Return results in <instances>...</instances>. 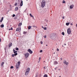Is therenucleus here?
<instances>
[{
    "mask_svg": "<svg viewBox=\"0 0 77 77\" xmlns=\"http://www.w3.org/2000/svg\"><path fill=\"white\" fill-rule=\"evenodd\" d=\"M11 69H12V68H14V66H11L10 67Z\"/></svg>",
    "mask_w": 77,
    "mask_h": 77,
    "instance_id": "32",
    "label": "nucleus"
},
{
    "mask_svg": "<svg viewBox=\"0 0 77 77\" xmlns=\"http://www.w3.org/2000/svg\"><path fill=\"white\" fill-rule=\"evenodd\" d=\"M29 55L30 54H29V53H26L24 54L26 58H27V57H29Z\"/></svg>",
    "mask_w": 77,
    "mask_h": 77,
    "instance_id": "6",
    "label": "nucleus"
},
{
    "mask_svg": "<svg viewBox=\"0 0 77 77\" xmlns=\"http://www.w3.org/2000/svg\"><path fill=\"white\" fill-rule=\"evenodd\" d=\"M27 33V32L23 31V34H24V35H26Z\"/></svg>",
    "mask_w": 77,
    "mask_h": 77,
    "instance_id": "21",
    "label": "nucleus"
},
{
    "mask_svg": "<svg viewBox=\"0 0 77 77\" xmlns=\"http://www.w3.org/2000/svg\"><path fill=\"white\" fill-rule=\"evenodd\" d=\"M1 27L2 28H3V27H4V24H2L1 25Z\"/></svg>",
    "mask_w": 77,
    "mask_h": 77,
    "instance_id": "23",
    "label": "nucleus"
},
{
    "mask_svg": "<svg viewBox=\"0 0 77 77\" xmlns=\"http://www.w3.org/2000/svg\"><path fill=\"white\" fill-rule=\"evenodd\" d=\"M70 25H71V26H72V25H73L72 23H70Z\"/></svg>",
    "mask_w": 77,
    "mask_h": 77,
    "instance_id": "48",
    "label": "nucleus"
},
{
    "mask_svg": "<svg viewBox=\"0 0 77 77\" xmlns=\"http://www.w3.org/2000/svg\"><path fill=\"white\" fill-rule=\"evenodd\" d=\"M42 28L43 29H44V26H42Z\"/></svg>",
    "mask_w": 77,
    "mask_h": 77,
    "instance_id": "47",
    "label": "nucleus"
},
{
    "mask_svg": "<svg viewBox=\"0 0 77 77\" xmlns=\"http://www.w3.org/2000/svg\"><path fill=\"white\" fill-rule=\"evenodd\" d=\"M43 77H48V75L46 74H45L44 75Z\"/></svg>",
    "mask_w": 77,
    "mask_h": 77,
    "instance_id": "20",
    "label": "nucleus"
},
{
    "mask_svg": "<svg viewBox=\"0 0 77 77\" xmlns=\"http://www.w3.org/2000/svg\"><path fill=\"white\" fill-rule=\"evenodd\" d=\"M44 69H45V67H44Z\"/></svg>",
    "mask_w": 77,
    "mask_h": 77,
    "instance_id": "51",
    "label": "nucleus"
},
{
    "mask_svg": "<svg viewBox=\"0 0 77 77\" xmlns=\"http://www.w3.org/2000/svg\"><path fill=\"white\" fill-rule=\"evenodd\" d=\"M41 57H39V61H40V60H41Z\"/></svg>",
    "mask_w": 77,
    "mask_h": 77,
    "instance_id": "42",
    "label": "nucleus"
},
{
    "mask_svg": "<svg viewBox=\"0 0 77 77\" xmlns=\"http://www.w3.org/2000/svg\"><path fill=\"white\" fill-rule=\"evenodd\" d=\"M6 51H5V53H6Z\"/></svg>",
    "mask_w": 77,
    "mask_h": 77,
    "instance_id": "61",
    "label": "nucleus"
},
{
    "mask_svg": "<svg viewBox=\"0 0 77 77\" xmlns=\"http://www.w3.org/2000/svg\"><path fill=\"white\" fill-rule=\"evenodd\" d=\"M47 38V35H45L44 36V38Z\"/></svg>",
    "mask_w": 77,
    "mask_h": 77,
    "instance_id": "40",
    "label": "nucleus"
},
{
    "mask_svg": "<svg viewBox=\"0 0 77 77\" xmlns=\"http://www.w3.org/2000/svg\"><path fill=\"white\" fill-rule=\"evenodd\" d=\"M46 46H48V45H46Z\"/></svg>",
    "mask_w": 77,
    "mask_h": 77,
    "instance_id": "59",
    "label": "nucleus"
},
{
    "mask_svg": "<svg viewBox=\"0 0 77 77\" xmlns=\"http://www.w3.org/2000/svg\"><path fill=\"white\" fill-rule=\"evenodd\" d=\"M74 7V5H71L70 6V8L72 9Z\"/></svg>",
    "mask_w": 77,
    "mask_h": 77,
    "instance_id": "12",
    "label": "nucleus"
},
{
    "mask_svg": "<svg viewBox=\"0 0 77 77\" xmlns=\"http://www.w3.org/2000/svg\"><path fill=\"white\" fill-rule=\"evenodd\" d=\"M3 18H4V17H2L1 19V20H0V22L2 23V21H3Z\"/></svg>",
    "mask_w": 77,
    "mask_h": 77,
    "instance_id": "14",
    "label": "nucleus"
},
{
    "mask_svg": "<svg viewBox=\"0 0 77 77\" xmlns=\"http://www.w3.org/2000/svg\"><path fill=\"white\" fill-rule=\"evenodd\" d=\"M14 56H17V55H18V53H14Z\"/></svg>",
    "mask_w": 77,
    "mask_h": 77,
    "instance_id": "26",
    "label": "nucleus"
},
{
    "mask_svg": "<svg viewBox=\"0 0 77 77\" xmlns=\"http://www.w3.org/2000/svg\"><path fill=\"white\" fill-rule=\"evenodd\" d=\"M66 45V44L65 43V44H64V45Z\"/></svg>",
    "mask_w": 77,
    "mask_h": 77,
    "instance_id": "52",
    "label": "nucleus"
},
{
    "mask_svg": "<svg viewBox=\"0 0 77 77\" xmlns=\"http://www.w3.org/2000/svg\"><path fill=\"white\" fill-rule=\"evenodd\" d=\"M40 53H42V50H40Z\"/></svg>",
    "mask_w": 77,
    "mask_h": 77,
    "instance_id": "37",
    "label": "nucleus"
},
{
    "mask_svg": "<svg viewBox=\"0 0 77 77\" xmlns=\"http://www.w3.org/2000/svg\"><path fill=\"white\" fill-rule=\"evenodd\" d=\"M23 1L22 0H21V3H20V7L21 6H23Z\"/></svg>",
    "mask_w": 77,
    "mask_h": 77,
    "instance_id": "11",
    "label": "nucleus"
},
{
    "mask_svg": "<svg viewBox=\"0 0 77 77\" xmlns=\"http://www.w3.org/2000/svg\"><path fill=\"white\" fill-rule=\"evenodd\" d=\"M57 57H58V54H57Z\"/></svg>",
    "mask_w": 77,
    "mask_h": 77,
    "instance_id": "50",
    "label": "nucleus"
},
{
    "mask_svg": "<svg viewBox=\"0 0 77 77\" xmlns=\"http://www.w3.org/2000/svg\"><path fill=\"white\" fill-rule=\"evenodd\" d=\"M15 50H17V51H18V50H19V48H18L16 47L15 48Z\"/></svg>",
    "mask_w": 77,
    "mask_h": 77,
    "instance_id": "24",
    "label": "nucleus"
},
{
    "mask_svg": "<svg viewBox=\"0 0 77 77\" xmlns=\"http://www.w3.org/2000/svg\"><path fill=\"white\" fill-rule=\"evenodd\" d=\"M21 25H22V23H19L18 25V26L19 27H20V26H21Z\"/></svg>",
    "mask_w": 77,
    "mask_h": 77,
    "instance_id": "18",
    "label": "nucleus"
},
{
    "mask_svg": "<svg viewBox=\"0 0 77 77\" xmlns=\"http://www.w3.org/2000/svg\"><path fill=\"white\" fill-rule=\"evenodd\" d=\"M40 43L41 44H43V42H42V41H41Z\"/></svg>",
    "mask_w": 77,
    "mask_h": 77,
    "instance_id": "39",
    "label": "nucleus"
},
{
    "mask_svg": "<svg viewBox=\"0 0 77 77\" xmlns=\"http://www.w3.org/2000/svg\"><path fill=\"white\" fill-rule=\"evenodd\" d=\"M15 17V14H13L12 15V17Z\"/></svg>",
    "mask_w": 77,
    "mask_h": 77,
    "instance_id": "33",
    "label": "nucleus"
},
{
    "mask_svg": "<svg viewBox=\"0 0 77 77\" xmlns=\"http://www.w3.org/2000/svg\"><path fill=\"white\" fill-rule=\"evenodd\" d=\"M4 63H5L4 62H3L1 64V66L2 67L3 66V65H4Z\"/></svg>",
    "mask_w": 77,
    "mask_h": 77,
    "instance_id": "19",
    "label": "nucleus"
},
{
    "mask_svg": "<svg viewBox=\"0 0 77 77\" xmlns=\"http://www.w3.org/2000/svg\"><path fill=\"white\" fill-rule=\"evenodd\" d=\"M36 27V26H33V27Z\"/></svg>",
    "mask_w": 77,
    "mask_h": 77,
    "instance_id": "57",
    "label": "nucleus"
},
{
    "mask_svg": "<svg viewBox=\"0 0 77 77\" xmlns=\"http://www.w3.org/2000/svg\"><path fill=\"white\" fill-rule=\"evenodd\" d=\"M8 46L9 48L11 47V46H12V42H11L8 45Z\"/></svg>",
    "mask_w": 77,
    "mask_h": 77,
    "instance_id": "8",
    "label": "nucleus"
},
{
    "mask_svg": "<svg viewBox=\"0 0 77 77\" xmlns=\"http://www.w3.org/2000/svg\"><path fill=\"white\" fill-rule=\"evenodd\" d=\"M11 30H13V28H12V27H11Z\"/></svg>",
    "mask_w": 77,
    "mask_h": 77,
    "instance_id": "43",
    "label": "nucleus"
},
{
    "mask_svg": "<svg viewBox=\"0 0 77 77\" xmlns=\"http://www.w3.org/2000/svg\"><path fill=\"white\" fill-rule=\"evenodd\" d=\"M67 33L69 34L71 33V30L70 28H68L67 29Z\"/></svg>",
    "mask_w": 77,
    "mask_h": 77,
    "instance_id": "5",
    "label": "nucleus"
},
{
    "mask_svg": "<svg viewBox=\"0 0 77 77\" xmlns=\"http://www.w3.org/2000/svg\"><path fill=\"white\" fill-rule=\"evenodd\" d=\"M70 23H69L68 22V23H66V26H69V24Z\"/></svg>",
    "mask_w": 77,
    "mask_h": 77,
    "instance_id": "22",
    "label": "nucleus"
},
{
    "mask_svg": "<svg viewBox=\"0 0 77 77\" xmlns=\"http://www.w3.org/2000/svg\"><path fill=\"white\" fill-rule=\"evenodd\" d=\"M43 29H44V30H47V28L46 27H44V28Z\"/></svg>",
    "mask_w": 77,
    "mask_h": 77,
    "instance_id": "34",
    "label": "nucleus"
},
{
    "mask_svg": "<svg viewBox=\"0 0 77 77\" xmlns=\"http://www.w3.org/2000/svg\"><path fill=\"white\" fill-rule=\"evenodd\" d=\"M62 35H63V36L65 35V33L64 32H62L61 33Z\"/></svg>",
    "mask_w": 77,
    "mask_h": 77,
    "instance_id": "25",
    "label": "nucleus"
},
{
    "mask_svg": "<svg viewBox=\"0 0 77 77\" xmlns=\"http://www.w3.org/2000/svg\"><path fill=\"white\" fill-rule=\"evenodd\" d=\"M17 5H18V4L17 3H16L14 4V6H17Z\"/></svg>",
    "mask_w": 77,
    "mask_h": 77,
    "instance_id": "28",
    "label": "nucleus"
},
{
    "mask_svg": "<svg viewBox=\"0 0 77 77\" xmlns=\"http://www.w3.org/2000/svg\"><path fill=\"white\" fill-rule=\"evenodd\" d=\"M45 21H46V22H47H47H48V20H47V19H45Z\"/></svg>",
    "mask_w": 77,
    "mask_h": 77,
    "instance_id": "30",
    "label": "nucleus"
},
{
    "mask_svg": "<svg viewBox=\"0 0 77 77\" xmlns=\"http://www.w3.org/2000/svg\"><path fill=\"white\" fill-rule=\"evenodd\" d=\"M19 0H18V2H19Z\"/></svg>",
    "mask_w": 77,
    "mask_h": 77,
    "instance_id": "62",
    "label": "nucleus"
},
{
    "mask_svg": "<svg viewBox=\"0 0 77 77\" xmlns=\"http://www.w3.org/2000/svg\"><path fill=\"white\" fill-rule=\"evenodd\" d=\"M59 77H61V76H59Z\"/></svg>",
    "mask_w": 77,
    "mask_h": 77,
    "instance_id": "64",
    "label": "nucleus"
},
{
    "mask_svg": "<svg viewBox=\"0 0 77 77\" xmlns=\"http://www.w3.org/2000/svg\"><path fill=\"white\" fill-rule=\"evenodd\" d=\"M18 10V7H16L15 8V9L14 10V11H17Z\"/></svg>",
    "mask_w": 77,
    "mask_h": 77,
    "instance_id": "15",
    "label": "nucleus"
},
{
    "mask_svg": "<svg viewBox=\"0 0 77 77\" xmlns=\"http://www.w3.org/2000/svg\"><path fill=\"white\" fill-rule=\"evenodd\" d=\"M11 30V29H9V30Z\"/></svg>",
    "mask_w": 77,
    "mask_h": 77,
    "instance_id": "55",
    "label": "nucleus"
},
{
    "mask_svg": "<svg viewBox=\"0 0 77 77\" xmlns=\"http://www.w3.org/2000/svg\"><path fill=\"white\" fill-rule=\"evenodd\" d=\"M19 6H20V5H19Z\"/></svg>",
    "mask_w": 77,
    "mask_h": 77,
    "instance_id": "63",
    "label": "nucleus"
},
{
    "mask_svg": "<svg viewBox=\"0 0 77 77\" xmlns=\"http://www.w3.org/2000/svg\"><path fill=\"white\" fill-rule=\"evenodd\" d=\"M46 11H47V10L45 9V10L44 11V12H46Z\"/></svg>",
    "mask_w": 77,
    "mask_h": 77,
    "instance_id": "41",
    "label": "nucleus"
},
{
    "mask_svg": "<svg viewBox=\"0 0 77 77\" xmlns=\"http://www.w3.org/2000/svg\"><path fill=\"white\" fill-rule=\"evenodd\" d=\"M56 69V68L54 69Z\"/></svg>",
    "mask_w": 77,
    "mask_h": 77,
    "instance_id": "60",
    "label": "nucleus"
},
{
    "mask_svg": "<svg viewBox=\"0 0 77 77\" xmlns=\"http://www.w3.org/2000/svg\"><path fill=\"white\" fill-rule=\"evenodd\" d=\"M62 3H66V2H65V0H63V1Z\"/></svg>",
    "mask_w": 77,
    "mask_h": 77,
    "instance_id": "29",
    "label": "nucleus"
},
{
    "mask_svg": "<svg viewBox=\"0 0 77 77\" xmlns=\"http://www.w3.org/2000/svg\"><path fill=\"white\" fill-rule=\"evenodd\" d=\"M31 28H32V26H28V30H30Z\"/></svg>",
    "mask_w": 77,
    "mask_h": 77,
    "instance_id": "17",
    "label": "nucleus"
},
{
    "mask_svg": "<svg viewBox=\"0 0 77 77\" xmlns=\"http://www.w3.org/2000/svg\"><path fill=\"white\" fill-rule=\"evenodd\" d=\"M28 52H29V53L30 54H32L33 53V51H32L31 50V49H29L27 50Z\"/></svg>",
    "mask_w": 77,
    "mask_h": 77,
    "instance_id": "7",
    "label": "nucleus"
},
{
    "mask_svg": "<svg viewBox=\"0 0 77 77\" xmlns=\"http://www.w3.org/2000/svg\"><path fill=\"white\" fill-rule=\"evenodd\" d=\"M17 17L16 16L14 18V20H16V19H17Z\"/></svg>",
    "mask_w": 77,
    "mask_h": 77,
    "instance_id": "31",
    "label": "nucleus"
},
{
    "mask_svg": "<svg viewBox=\"0 0 77 77\" xmlns=\"http://www.w3.org/2000/svg\"><path fill=\"white\" fill-rule=\"evenodd\" d=\"M29 16L31 17H32V18L34 20V17H33V16L32 15V14H30Z\"/></svg>",
    "mask_w": 77,
    "mask_h": 77,
    "instance_id": "13",
    "label": "nucleus"
},
{
    "mask_svg": "<svg viewBox=\"0 0 77 77\" xmlns=\"http://www.w3.org/2000/svg\"><path fill=\"white\" fill-rule=\"evenodd\" d=\"M62 47H63V45H62Z\"/></svg>",
    "mask_w": 77,
    "mask_h": 77,
    "instance_id": "54",
    "label": "nucleus"
},
{
    "mask_svg": "<svg viewBox=\"0 0 77 77\" xmlns=\"http://www.w3.org/2000/svg\"><path fill=\"white\" fill-rule=\"evenodd\" d=\"M11 5H10V7H11Z\"/></svg>",
    "mask_w": 77,
    "mask_h": 77,
    "instance_id": "56",
    "label": "nucleus"
},
{
    "mask_svg": "<svg viewBox=\"0 0 77 77\" xmlns=\"http://www.w3.org/2000/svg\"><path fill=\"white\" fill-rule=\"evenodd\" d=\"M30 68L28 67L25 73V75H26V76H27V75H28L29 73V72H30Z\"/></svg>",
    "mask_w": 77,
    "mask_h": 77,
    "instance_id": "2",
    "label": "nucleus"
},
{
    "mask_svg": "<svg viewBox=\"0 0 77 77\" xmlns=\"http://www.w3.org/2000/svg\"><path fill=\"white\" fill-rule=\"evenodd\" d=\"M19 30H21V28L19 27V28L18 29Z\"/></svg>",
    "mask_w": 77,
    "mask_h": 77,
    "instance_id": "44",
    "label": "nucleus"
},
{
    "mask_svg": "<svg viewBox=\"0 0 77 77\" xmlns=\"http://www.w3.org/2000/svg\"><path fill=\"white\" fill-rule=\"evenodd\" d=\"M54 54H55V52H54Z\"/></svg>",
    "mask_w": 77,
    "mask_h": 77,
    "instance_id": "58",
    "label": "nucleus"
},
{
    "mask_svg": "<svg viewBox=\"0 0 77 77\" xmlns=\"http://www.w3.org/2000/svg\"><path fill=\"white\" fill-rule=\"evenodd\" d=\"M60 59L61 60H62V58H60Z\"/></svg>",
    "mask_w": 77,
    "mask_h": 77,
    "instance_id": "49",
    "label": "nucleus"
},
{
    "mask_svg": "<svg viewBox=\"0 0 77 77\" xmlns=\"http://www.w3.org/2000/svg\"><path fill=\"white\" fill-rule=\"evenodd\" d=\"M13 51L14 54L17 53V51H15V50H14V49H13Z\"/></svg>",
    "mask_w": 77,
    "mask_h": 77,
    "instance_id": "16",
    "label": "nucleus"
},
{
    "mask_svg": "<svg viewBox=\"0 0 77 77\" xmlns=\"http://www.w3.org/2000/svg\"><path fill=\"white\" fill-rule=\"evenodd\" d=\"M6 48H7V47H6V48H4V50H5V51H6Z\"/></svg>",
    "mask_w": 77,
    "mask_h": 77,
    "instance_id": "38",
    "label": "nucleus"
},
{
    "mask_svg": "<svg viewBox=\"0 0 77 77\" xmlns=\"http://www.w3.org/2000/svg\"><path fill=\"white\" fill-rule=\"evenodd\" d=\"M64 18H65V17H64V16H63L62 19H64Z\"/></svg>",
    "mask_w": 77,
    "mask_h": 77,
    "instance_id": "45",
    "label": "nucleus"
},
{
    "mask_svg": "<svg viewBox=\"0 0 77 77\" xmlns=\"http://www.w3.org/2000/svg\"><path fill=\"white\" fill-rule=\"evenodd\" d=\"M63 63H65V64H66L67 65L68 64V63H67L66 62V60H64Z\"/></svg>",
    "mask_w": 77,
    "mask_h": 77,
    "instance_id": "10",
    "label": "nucleus"
},
{
    "mask_svg": "<svg viewBox=\"0 0 77 77\" xmlns=\"http://www.w3.org/2000/svg\"><path fill=\"white\" fill-rule=\"evenodd\" d=\"M15 56V55H14V54H12V56L13 57H14V56Z\"/></svg>",
    "mask_w": 77,
    "mask_h": 77,
    "instance_id": "35",
    "label": "nucleus"
},
{
    "mask_svg": "<svg viewBox=\"0 0 77 77\" xmlns=\"http://www.w3.org/2000/svg\"><path fill=\"white\" fill-rule=\"evenodd\" d=\"M21 63V62L19 61L17 63H16V69H18V68H19V65H20V63Z\"/></svg>",
    "mask_w": 77,
    "mask_h": 77,
    "instance_id": "4",
    "label": "nucleus"
},
{
    "mask_svg": "<svg viewBox=\"0 0 77 77\" xmlns=\"http://www.w3.org/2000/svg\"><path fill=\"white\" fill-rule=\"evenodd\" d=\"M1 41H2V39L0 38V42H1Z\"/></svg>",
    "mask_w": 77,
    "mask_h": 77,
    "instance_id": "46",
    "label": "nucleus"
},
{
    "mask_svg": "<svg viewBox=\"0 0 77 77\" xmlns=\"http://www.w3.org/2000/svg\"><path fill=\"white\" fill-rule=\"evenodd\" d=\"M56 34L53 33L52 34H50V38L51 39H55V38H56Z\"/></svg>",
    "mask_w": 77,
    "mask_h": 77,
    "instance_id": "1",
    "label": "nucleus"
},
{
    "mask_svg": "<svg viewBox=\"0 0 77 77\" xmlns=\"http://www.w3.org/2000/svg\"><path fill=\"white\" fill-rule=\"evenodd\" d=\"M45 6V1L43 0L42 1L41 6L42 8H44Z\"/></svg>",
    "mask_w": 77,
    "mask_h": 77,
    "instance_id": "3",
    "label": "nucleus"
},
{
    "mask_svg": "<svg viewBox=\"0 0 77 77\" xmlns=\"http://www.w3.org/2000/svg\"><path fill=\"white\" fill-rule=\"evenodd\" d=\"M54 65H57V64H58V62L56 61H54Z\"/></svg>",
    "mask_w": 77,
    "mask_h": 77,
    "instance_id": "9",
    "label": "nucleus"
},
{
    "mask_svg": "<svg viewBox=\"0 0 77 77\" xmlns=\"http://www.w3.org/2000/svg\"><path fill=\"white\" fill-rule=\"evenodd\" d=\"M57 51H59V49L58 48H57Z\"/></svg>",
    "mask_w": 77,
    "mask_h": 77,
    "instance_id": "36",
    "label": "nucleus"
},
{
    "mask_svg": "<svg viewBox=\"0 0 77 77\" xmlns=\"http://www.w3.org/2000/svg\"><path fill=\"white\" fill-rule=\"evenodd\" d=\"M20 29V27L17 28L16 30V31L17 32V31H19V29Z\"/></svg>",
    "mask_w": 77,
    "mask_h": 77,
    "instance_id": "27",
    "label": "nucleus"
},
{
    "mask_svg": "<svg viewBox=\"0 0 77 77\" xmlns=\"http://www.w3.org/2000/svg\"><path fill=\"white\" fill-rule=\"evenodd\" d=\"M58 70H59V71H60V69H58Z\"/></svg>",
    "mask_w": 77,
    "mask_h": 77,
    "instance_id": "53",
    "label": "nucleus"
}]
</instances>
